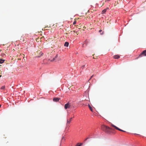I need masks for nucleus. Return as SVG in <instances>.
Segmentation results:
<instances>
[{
    "label": "nucleus",
    "mask_w": 146,
    "mask_h": 146,
    "mask_svg": "<svg viewBox=\"0 0 146 146\" xmlns=\"http://www.w3.org/2000/svg\"><path fill=\"white\" fill-rule=\"evenodd\" d=\"M101 129L102 130L107 133H109L112 129L111 127H110L104 125H102Z\"/></svg>",
    "instance_id": "1"
},
{
    "label": "nucleus",
    "mask_w": 146,
    "mask_h": 146,
    "mask_svg": "<svg viewBox=\"0 0 146 146\" xmlns=\"http://www.w3.org/2000/svg\"><path fill=\"white\" fill-rule=\"evenodd\" d=\"M111 127H113L114 128H115V129H116L118 130L119 131H123V132H125V131H124L123 130H121V129H119V128H118L116 126H115V125H114L113 124H111Z\"/></svg>",
    "instance_id": "2"
},
{
    "label": "nucleus",
    "mask_w": 146,
    "mask_h": 146,
    "mask_svg": "<svg viewBox=\"0 0 146 146\" xmlns=\"http://www.w3.org/2000/svg\"><path fill=\"white\" fill-rule=\"evenodd\" d=\"M58 55L57 54L55 57L52 60H51V61H57L59 60L58 59Z\"/></svg>",
    "instance_id": "3"
},
{
    "label": "nucleus",
    "mask_w": 146,
    "mask_h": 146,
    "mask_svg": "<svg viewBox=\"0 0 146 146\" xmlns=\"http://www.w3.org/2000/svg\"><path fill=\"white\" fill-rule=\"evenodd\" d=\"M145 55H146V50H145L143 51V52L139 55V57H141L142 55H143L145 56Z\"/></svg>",
    "instance_id": "4"
},
{
    "label": "nucleus",
    "mask_w": 146,
    "mask_h": 146,
    "mask_svg": "<svg viewBox=\"0 0 146 146\" xmlns=\"http://www.w3.org/2000/svg\"><path fill=\"white\" fill-rule=\"evenodd\" d=\"M70 105L69 103H68L66 104L64 106V108L65 109H66L67 108H70Z\"/></svg>",
    "instance_id": "5"
},
{
    "label": "nucleus",
    "mask_w": 146,
    "mask_h": 146,
    "mask_svg": "<svg viewBox=\"0 0 146 146\" xmlns=\"http://www.w3.org/2000/svg\"><path fill=\"white\" fill-rule=\"evenodd\" d=\"M72 118H70L69 119H67V120L66 125H68V124H70L72 121Z\"/></svg>",
    "instance_id": "6"
},
{
    "label": "nucleus",
    "mask_w": 146,
    "mask_h": 146,
    "mask_svg": "<svg viewBox=\"0 0 146 146\" xmlns=\"http://www.w3.org/2000/svg\"><path fill=\"white\" fill-rule=\"evenodd\" d=\"M60 99V98H54L53 99V101L54 102H58Z\"/></svg>",
    "instance_id": "7"
},
{
    "label": "nucleus",
    "mask_w": 146,
    "mask_h": 146,
    "mask_svg": "<svg viewBox=\"0 0 146 146\" xmlns=\"http://www.w3.org/2000/svg\"><path fill=\"white\" fill-rule=\"evenodd\" d=\"M108 9V8L107 7L106 9H105L104 10H103L102 11V14H103L105 13L106 12L107 10Z\"/></svg>",
    "instance_id": "8"
},
{
    "label": "nucleus",
    "mask_w": 146,
    "mask_h": 146,
    "mask_svg": "<svg viewBox=\"0 0 146 146\" xmlns=\"http://www.w3.org/2000/svg\"><path fill=\"white\" fill-rule=\"evenodd\" d=\"M120 58V56L118 55H115L113 56V58L115 59H118Z\"/></svg>",
    "instance_id": "9"
},
{
    "label": "nucleus",
    "mask_w": 146,
    "mask_h": 146,
    "mask_svg": "<svg viewBox=\"0 0 146 146\" xmlns=\"http://www.w3.org/2000/svg\"><path fill=\"white\" fill-rule=\"evenodd\" d=\"M69 44V43L68 42H66L65 43L64 46H65L68 47V46Z\"/></svg>",
    "instance_id": "10"
},
{
    "label": "nucleus",
    "mask_w": 146,
    "mask_h": 146,
    "mask_svg": "<svg viewBox=\"0 0 146 146\" xmlns=\"http://www.w3.org/2000/svg\"><path fill=\"white\" fill-rule=\"evenodd\" d=\"M43 54V53L41 52H40V54H39V55H38V56H36V58H39V57H40Z\"/></svg>",
    "instance_id": "11"
},
{
    "label": "nucleus",
    "mask_w": 146,
    "mask_h": 146,
    "mask_svg": "<svg viewBox=\"0 0 146 146\" xmlns=\"http://www.w3.org/2000/svg\"><path fill=\"white\" fill-rule=\"evenodd\" d=\"M4 60L2 59H0V63L2 64L4 62Z\"/></svg>",
    "instance_id": "12"
},
{
    "label": "nucleus",
    "mask_w": 146,
    "mask_h": 146,
    "mask_svg": "<svg viewBox=\"0 0 146 146\" xmlns=\"http://www.w3.org/2000/svg\"><path fill=\"white\" fill-rule=\"evenodd\" d=\"M99 32L101 35L103 34V32H102V30H99Z\"/></svg>",
    "instance_id": "13"
},
{
    "label": "nucleus",
    "mask_w": 146,
    "mask_h": 146,
    "mask_svg": "<svg viewBox=\"0 0 146 146\" xmlns=\"http://www.w3.org/2000/svg\"><path fill=\"white\" fill-rule=\"evenodd\" d=\"M5 86H3L1 88V90H5Z\"/></svg>",
    "instance_id": "14"
},
{
    "label": "nucleus",
    "mask_w": 146,
    "mask_h": 146,
    "mask_svg": "<svg viewBox=\"0 0 146 146\" xmlns=\"http://www.w3.org/2000/svg\"><path fill=\"white\" fill-rule=\"evenodd\" d=\"M88 106H89V107L90 110L92 111V108L90 106V105H88Z\"/></svg>",
    "instance_id": "15"
},
{
    "label": "nucleus",
    "mask_w": 146,
    "mask_h": 146,
    "mask_svg": "<svg viewBox=\"0 0 146 146\" xmlns=\"http://www.w3.org/2000/svg\"><path fill=\"white\" fill-rule=\"evenodd\" d=\"M76 23V21H74L73 22V25H75V24Z\"/></svg>",
    "instance_id": "16"
},
{
    "label": "nucleus",
    "mask_w": 146,
    "mask_h": 146,
    "mask_svg": "<svg viewBox=\"0 0 146 146\" xmlns=\"http://www.w3.org/2000/svg\"><path fill=\"white\" fill-rule=\"evenodd\" d=\"M74 31V33H76L77 35H78V33H78L77 31Z\"/></svg>",
    "instance_id": "17"
},
{
    "label": "nucleus",
    "mask_w": 146,
    "mask_h": 146,
    "mask_svg": "<svg viewBox=\"0 0 146 146\" xmlns=\"http://www.w3.org/2000/svg\"><path fill=\"white\" fill-rule=\"evenodd\" d=\"M85 67V65H84L82 66L81 68H82V69H83Z\"/></svg>",
    "instance_id": "18"
},
{
    "label": "nucleus",
    "mask_w": 146,
    "mask_h": 146,
    "mask_svg": "<svg viewBox=\"0 0 146 146\" xmlns=\"http://www.w3.org/2000/svg\"><path fill=\"white\" fill-rule=\"evenodd\" d=\"M78 143L77 145H76V146H81V145L82 144L81 143V145H78Z\"/></svg>",
    "instance_id": "19"
},
{
    "label": "nucleus",
    "mask_w": 146,
    "mask_h": 146,
    "mask_svg": "<svg viewBox=\"0 0 146 146\" xmlns=\"http://www.w3.org/2000/svg\"><path fill=\"white\" fill-rule=\"evenodd\" d=\"M110 0H105V2H106L107 1H110Z\"/></svg>",
    "instance_id": "20"
},
{
    "label": "nucleus",
    "mask_w": 146,
    "mask_h": 146,
    "mask_svg": "<svg viewBox=\"0 0 146 146\" xmlns=\"http://www.w3.org/2000/svg\"><path fill=\"white\" fill-rule=\"evenodd\" d=\"M88 138H87L85 140V141H86L88 139Z\"/></svg>",
    "instance_id": "21"
},
{
    "label": "nucleus",
    "mask_w": 146,
    "mask_h": 146,
    "mask_svg": "<svg viewBox=\"0 0 146 146\" xmlns=\"http://www.w3.org/2000/svg\"><path fill=\"white\" fill-rule=\"evenodd\" d=\"M93 75H92V76H91V78H90V79H91V78H92L93 77Z\"/></svg>",
    "instance_id": "22"
},
{
    "label": "nucleus",
    "mask_w": 146,
    "mask_h": 146,
    "mask_svg": "<svg viewBox=\"0 0 146 146\" xmlns=\"http://www.w3.org/2000/svg\"><path fill=\"white\" fill-rule=\"evenodd\" d=\"M104 3H103V5H104Z\"/></svg>",
    "instance_id": "23"
},
{
    "label": "nucleus",
    "mask_w": 146,
    "mask_h": 146,
    "mask_svg": "<svg viewBox=\"0 0 146 146\" xmlns=\"http://www.w3.org/2000/svg\"><path fill=\"white\" fill-rule=\"evenodd\" d=\"M1 75H0V77H1Z\"/></svg>",
    "instance_id": "24"
},
{
    "label": "nucleus",
    "mask_w": 146,
    "mask_h": 146,
    "mask_svg": "<svg viewBox=\"0 0 146 146\" xmlns=\"http://www.w3.org/2000/svg\"><path fill=\"white\" fill-rule=\"evenodd\" d=\"M1 105H0V107H1Z\"/></svg>",
    "instance_id": "25"
},
{
    "label": "nucleus",
    "mask_w": 146,
    "mask_h": 146,
    "mask_svg": "<svg viewBox=\"0 0 146 146\" xmlns=\"http://www.w3.org/2000/svg\"><path fill=\"white\" fill-rule=\"evenodd\" d=\"M145 56H146V55H145Z\"/></svg>",
    "instance_id": "26"
}]
</instances>
